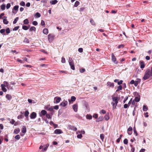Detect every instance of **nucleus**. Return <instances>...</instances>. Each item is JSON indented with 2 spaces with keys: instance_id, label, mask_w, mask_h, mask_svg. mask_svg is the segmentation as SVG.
Here are the masks:
<instances>
[{
  "instance_id": "f257e3e1",
  "label": "nucleus",
  "mask_w": 152,
  "mask_h": 152,
  "mask_svg": "<svg viewBox=\"0 0 152 152\" xmlns=\"http://www.w3.org/2000/svg\"><path fill=\"white\" fill-rule=\"evenodd\" d=\"M152 76V66L151 67V70L148 69L146 70L145 75L143 77L142 80H145L148 79L151 76Z\"/></svg>"
},
{
  "instance_id": "f03ea898",
  "label": "nucleus",
  "mask_w": 152,
  "mask_h": 152,
  "mask_svg": "<svg viewBox=\"0 0 152 152\" xmlns=\"http://www.w3.org/2000/svg\"><path fill=\"white\" fill-rule=\"evenodd\" d=\"M133 94L135 96H137L135 97L134 99L135 101L137 102H139L140 100V96L139 93L136 91L134 92Z\"/></svg>"
},
{
  "instance_id": "7ed1b4c3",
  "label": "nucleus",
  "mask_w": 152,
  "mask_h": 152,
  "mask_svg": "<svg viewBox=\"0 0 152 152\" xmlns=\"http://www.w3.org/2000/svg\"><path fill=\"white\" fill-rule=\"evenodd\" d=\"M61 98L60 97L58 96H56L55 97L54 99V103H58L60 102L61 100Z\"/></svg>"
},
{
  "instance_id": "20e7f679",
  "label": "nucleus",
  "mask_w": 152,
  "mask_h": 152,
  "mask_svg": "<svg viewBox=\"0 0 152 152\" xmlns=\"http://www.w3.org/2000/svg\"><path fill=\"white\" fill-rule=\"evenodd\" d=\"M37 117V113L34 112H33L30 115V118L31 119H34L35 118Z\"/></svg>"
},
{
  "instance_id": "39448f33",
  "label": "nucleus",
  "mask_w": 152,
  "mask_h": 152,
  "mask_svg": "<svg viewBox=\"0 0 152 152\" xmlns=\"http://www.w3.org/2000/svg\"><path fill=\"white\" fill-rule=\"evenodd\" d=\"M68 104V102L67 101L64 100L61 103L60 105L62 106L63 107H65Z\"/></svg>"
},
{
  "instance_id": "423d86ee",
  "label": "nucleus",
  "mask_w": 152,
  "mask_h": 152,
  "mask_svg": "<svg viewBox=\"0 0 152 152\" xmlns=\"http://www.w3.org/2000/svg\"><path fill=\"white\" fill-rule=\"evenodd\" d=\"M116 58L115 56L113 54V53L112 54V60L115 64H118V62L116 61Z\"/></svg>"
},
{
  "instance_id": "0eeeda50",
  "label": "nucleus",
  "mask_w": 152,
  "mask_h": 152,
  "mask_svg": "<svg viewBox=\"0 0 152 152\" xmlns=\"http://www.w3.org/2000/svg\"><path fill=\"white\" fill-rule=\"evenodd\" d=\"M54 133L56 134H59L62 133L63 132L60 129H56L55 130Z\"/></svg>"
},
{
  "instance_id": "6e6552de",
  "label": "nucleus",
  "mask_w": 152,
  "mask_h": 152,
  "mask_svg": "<svg viewBox=\"0 0 152 152\" xmlns=\"http://www.w3.org/2000/svg\"><path fill=\"white\" fill-rule=\"evenodd\" d=\"M48 40L49 42H51L53 40V36L51 34H49L48 36Z\"/></svg>"
},
{
  "instance_id": "1a4fd4ad",
  "label": "nucleus",
  "mask_w": 152,
  "mask_h": 152,
  "mask_svg": "<svg viewBox=\"0 0 152 152\" xmlns=\"http://www.w3.org/2000/svg\"><path fill=\"white\" fill-rule=\"evenodd\" d=\"M72 108L75 112H77V104H75L73 105Z\"/></svg>"
},
{
  "instance_id": "9d476101",
  "label": "nucleus",
  "mask_w": 152,
  "mask_h": 152,
  "mask_svg": "<svg viewBox=\"0 0 152 152\" xmlns=\"http://www.w3.org/2000/svg\"><path fill=\"white\" fill-rule=\"evenodd\" d=\"M141 81V80L140 78H137L136 79V80L135 81V83H134V86L135 87L137 86L138 84Z\"/></svg>"
},
{
  "instance_id": "9b49d317",
  "label": "nucleus",
  "mask_w": 152,
  "mask_h": 152,
  "mask_svg": "<svg viewBox=\"0 0 152 152\" xmlns=\"http://www.w3.org/2000/svg\"><path fill=\"white\" fill-rule=\"evenodd\" d=\"M69 129L74 131H76L77 130V128L73 126L70 125L69 126Z\"/></svg>"
},
{
  "instance_id": "f8f14e48",
  "label": "nucleus",
  "mask_w": 152,
  "mask_h": 152,
  "mask_svg": "<svg viewBox=\"0 0 152 152\" xmlns=\"http://www.w3.org/2000/svg\"><path fill=\"white\" fill-rule=\"evenodd\" d=\"M76 99V98L75 96H72L71 98V99H68V101L69 102H73Z\"/></svg>"
},
{
  "instance_id": "ddd939ff",
  "label": "nucleus",
  "mask_w": 152,
  "mask_h": 152,
  "mask_svg": "<svg viewBox=\"0 0 152 152\" xmlns=\"http://www.w3.org/2000/svg\"><path fill=\"white\" fill-rule=\"evenodd\" d=\"M47 114V111L45 110H42L41 111V114H40V116H44L46 115Z\"/></svg>"
},
{
  "instance_id": "4468645a",
  "label": "nucleus",
  "mask_w": 152,
  "mask_h": 152,
  "mask_svg": "<svg viewBox=\"0 0 152 152\" xmlns=\"http://www.w3.org/2000/svg\"><path fill=\"white\" fill-rule=\"evenodd\" d=\"M1 88L2 90L4 92H6L7 91V89L5 88V86L4 84H1Z\"/></svg>"
},
{
  "instance_id": "2eb2a0df",
  "label": "nucleus",
  "mask_w": 152,
  "mask_h": 152,
  "mask_svg": "<svg viewBox=\"0 0 152 152\" xmlns=\"http://www.w3.org/2000/svg\"><path fill=\"white\" fill-rule=\"evenodd\" d=\"M107 86H108L110 87H112V88L114 87V84L113 83H111L110 82H108L107 83Z\"/></svg>"
},
{
  "instance_id": "dca6fc26",
  "label": "nucleus",
  "mask_w": 152,
  "mask_h": 152,
  "mask_svg": "<svg viewBox=\"0 0 152 152\" xmlns=\"http://www.w3.org/2000/svg\"><path fill=\"white\" fill-rule=\"evenodd\" d=\"M140 67L141 69L144 68L145 67V63L144 62V61H140Z\"/></svg>"
},
{
  "instance_id": "f3484780",
  "label": "nucleus",
  "mask_w": 152,
  "mask_h": 152,
  "mask_svg": "<svg viewBox=\"0 0 152 152\" xmlns=\"http://www.w3.org/2000/svg\"><path fill=\"white\" fill-rule=\"evenodd\" d=\"M4 18L3 19V22L4 24H8L9 22L6 19L7 17L6 16H4Z\"/></svg>"
},
{
  "instance_id": "a211bd4d",
  "label": "nucleus",
  "mask_w": 152,
  "mask_h": 152,
  "mask_svg": "<svg viewBox=\"0 0 152 152\" xmlns=\"http://www.w3.org/2000/svg\"><path fill=\"white\" fill-rule=\"evenodd\" d=\"M69 64L70 66L71 69L73 70H74L75 69V67L74 62L73 63H69Z\"/></svg>"
},
{
  "instance_id": "6ab92c4d",
  "label": "nucleus",
  "mask_w": 152,
  "mask_h": 152,
  "mask_svg": "<svg viewBox=\"0 0 152 152\" xmlns=\"http://www.w3.org/2000/svg\"><path fill=\"white\" fill-rule=\"evenodd\" d=\"M18 8H19V6L18 5H15V6L12 10V12L14 13V12H13V11L14 10H17V12L18 10ZM17 13V12H15V14H16V13Z\"/></svg>"
},
{
  "instance_id": "aec40b11",
  "label": "nucleus",
  "mask_w": 152,
  "mask_h": 152,
  "mask_svg": "<svg viewBox=\"0 0 152 152\" xmlns=\"http://www.w3.org/2000/svg\"><path fill=\"white\" fill-rule=\"evenodd\" d=\"M22 132L23 133H25L26 132V128L25 126H23L22 130Z\"/></svg>"
},
{
  "instance_id": "412c9836",
  "label": "nucleus",
  "mask_w": 152,
  "mask_h": 152,
  "mask_svg": "<svg viewBox=\"0 0 152 152\" xmlns=\"http://www.w3.org/2000/svg\"><path fill=\"white\" fill-rule=\"evenodd\" d=\"M6 98L9 100H10L12 98V97L10 94H7L6 96Z\"/></svg>"
},
{
  "instance_id": "4be33fe9",
  "label": "nucleus",
  "mask_w": 152,
  "mask_h": 152,
  "mask_svg": "<svg viewBox=\"0 0 152 152\" xmlns=\"http://www.w3.org/2000/svg\"><path fill=\"white\" fill-rule=\"evenodd\" d=\"M58 2V1L57 0H54L50 1V3L52 5H54L56 4Z\"/></svg>"
},
{
  "instance_id": "5701e85b",
  "label": "nucleus",
  "mask_w": 152,
  "mask_h": 152,
  "mask_svg": "<svg viewBox=\"0 0 152 152\" xmlns=\"http://www.w3.org/2000/svg\"><path fill=\"white\" fill-rule=\"evenodd\" d=\"M20 132V129L19 128L15 129L14 131V133L15 134H18Z\"/></svg>"
},
{
  "instance_id": "b1692460",
  "label": "nucleus",
  "mask_w": 152,
  "mask_h": 152,
  "mask_svg": "<svg viewBox=\"0 0 152 152\" xmlns=\"http://www.w3.org/2000/svg\"><path fill=\"white\" fill-rule=\"evenodd\" d=\"M3 84H4V85L5 86V87H6L8 88H9V85L8 83L6 81H4Z\"/></svg>"
},
{
  "instance_id": "393cba45",
  "label": "nucleus",
  "mask_w": 152,
  "mask_h": 152,
  "mask_svg": "<svg viewBox=\"0 0 152 152\" xmlns=\"http://www.w3.org/2000/svg\"><path fill=\"white\" fill-rule=\"evenodd\" d=\"M103 117L102 116H100L99 117L98 119L96 120V122H99V121H102L103 120Z\"/></svg>"
},
{
  "instance_id": "a878e982",
  "label": "nucleus",
  "mask_w": 152,
  "mask_h": 152,
  "mask_svg": "<svg viewBox=\"0 0 152 152\" xmlns=\"http://www.w3.org/2000/svg\"><path fill=\"white\" fill-rule=\"evenodd\" d=\"M109 114L108 113L106 114L104 116V118L106 121H108L109 119Z\"/></svg>"
},
{
  "instance_id": "bb28decb",
  "label": "nucleus",
  "mask_w": 152,
  "mask_h": 152,
  "mask_svg": "<svg viewBox=\"0 0 152 152\" xmlns=\"http://www.w3.org/2000/svg\"><path fill=\"white\" fill-rule=\"evenodd\" d=\"M43 33L45 34H47L48 33V29L46 28H45L43 30Z\"/></svg>"
},
{
  "instance_id": "cd10ccee",
  "label": "nucleus",
  "mask_w": 152,
  "mask_h": 152,
  "mask_svg": "<svg viewBox=\"0 0 152 152\" xmlns=\"http://www.w3.org/2000/svg\"><path fill=\"white\" fill-rule=\"evenodd\" d=\"M29 114V112L28 110H26L25 111L24 113V116L26 117L27 118H28V117Z\"/></svg>"
},
{
  "instance_id": "c85d7f7f",
  "label": "nucleus",
  "mask_w": 152,
  "mask_h": 152,
  "mask_svg": "<svg viewBox=\"0 0 152 152\" xmlns=\"http://www.w3.org/2000/svg\"><path fill=\"white\" fill-rule=\"evenodd\" d=\"M34 17L37 18H39L41 17V14L39 12H37L34 15Z\"/></svg>"
},
{
  "instance_id": "c756f323",
  "label": "nucleus",
  "mask_w": 152,
  "mask_h": 152,
  "mask_svg": "<svg viewBox=\"0 0 152 152\" xmlns=\"http://www.w3.org/2000/svg\"><path fill=\"white\" fill-rule=\"evenodd\" d=\"M148 110V107L146 105H144L143 107L142 110L144 111H146Z\"/></svg>"
},
{
  "instance_id": "7c9ffc66",
  "label": "nucleus",
  "mask_w": 152,
  "mask_h": 152,
  "mask_svg": "<svg viewBox=\"0 0 152 152\" xmlns=\"http://www.w3.org/2000/svg\"><path fill=\"white\" fill-rule=\"evenodd\" d=\"M92 118V116L90 114H87L86 115V118L87 119L90 120Z\"/></svg>"
},
{
  "instance_id": "2f4dec72",
  "label": "nucleus",
  "mask_w": 152,
  "mask_h": 152,
  "mask_svg": "<svg viewBox=\"0 0 152 152\" xmlns=\"http://www.w3.org/2000/svg\"><path fill=\"white\" fill-rule=\"evenodd\" d=\"M36 28L34 26H31L29 29V31H36Z\"/></svg>"
},
{
  "instance_id": "473e14b6",
  "label": "nucleus",
  "mask_w": 152,
  "mask_h": 152,
  "mask_svg": "<svg viewBox=\"0 0 152 152\" xmlns=\"http://www.w3.org/2000/svg\"><path fill=\"white\" fill-rule=\"evenodd\" d=\"M22 28L23 29L25 30H27L29 28V27L25 25H23Z\"/></svg>"
},
{
  "instance_id": "72a5a7b5",
  "label": "nucleus",
  "mask_w": 152,
  "mask_h": 152,
  "mask_svg": "<svg viewBox=\"0 0 152 152\" xmlns=\"http://www.w3.org/2000/svg\"><path fill=\"white\" fill-rule=\"evenodd\" d=\"M23 23L25 24H27L29 23L28 20V19H26L23 21Z\"/></svg>"
},
{
  "instance_id": "f704fd0d",
  "label": "nucleus",
  "mask_w": 152,
  "mask_h": 152,
  "mask_svg": "<svg viewBox=\"0 0 152 152\" xmlns=\"http://www.w3.org/2000/svg\"><path fill=\"white\" fill-rule=\"evenodd\" d=\"M122 86L121 85H119L118 87V88L116 90V91L118 92L120 90H122Z\"/></svg>"
},
{
  "instance_id": "c9c22d12",
  "label": "nucleus",
  "mask_w": 152,
  "mask_h": 152,
  "mask_svg": "<svg viewBox=\"0 0 152 152\" xmlns=\"http://www.w3.org/2000/svg\"><path fill=\"white\" fill-rule=\"evenodd\" d=\"M6 7L5 5L4 4L1 5V8L2 10H5Z\"/></svg>"
},
{
  "instance_id": "e433bc0d",
  "label": "nucleus",
  "mask_w": 152,
  "mask_h": 152,
  "mask_svg": "<svg viewBox=\"0 0 152 152\" xmlns=\"http://www.w3.org/2000/svg\"><path fill=\"white\" fill-rule=\"evenodd\" d=\"M90 22L92 25H94L95 24V23L94 20L92 18L90 19Z\"/></svg>"
},
{
  "instance_id": "4c0bfd02",
  "label": "nucleus",
  "mask_w": 152,
  "mask_h": 152,
  "mask_svg": "<svg viewBox=\"0 0 152 152\" xmlns=\"http://www.w3.org/2000/svg\"><path fill=\"white\" fill-rule=\"evenodd\" d=\"M19 19V18L17 17L15 18L13 21V24H15L16 23L17 21Z\"/></svg>"
},
{
  "instance_id": "58836bf2",
  "label": "nucleus",
  "mask_w": 152,
  "mask_h": 152,
  "mask_svg": "<svg viewBox=\"0 0 152 152\" xmlns=\"http://www.w3.org/2000/svg\"><path fill=\"white\" fill-rule=\"evenodd\" d=\"M100 138L102 141H103L104 139V134H102L100 135Z\"/></svg>"
},
{
  "instance_id": "ea45409f",
  "label": "nucleus",
  "mask_w": 152,
  "mask_h": 152,
  "mask_svg": "<svg viewBox=\"0 0 152 152\" xmlns=\"http://www.w3.org/2000/svg\"><path fill=\"white\" fill-rule=\"evenodd\" d=\"M79 4V2L77 1H76L75 3L74 6L75 7H77Z\"/></svg>"
},
{
  "instance_id": "a19ab883",
  "label": "nucleus",
  "mask_w": 152,
  "mask_h": 152,
  "mask_svg": "<svg viewBox=\"0 0 152 152\" xmlns=\"http://www.w3.org/2000/svg\"><path fill=\"white\" fill-rule=\"evenodd\" d=\"M46 117L48 119H51L52 116L49 114H47L46 115Z\"/></svg>"
},
{
  "instance_id": "79ce46f5",
  "label": "nucleus",
  "mask_w": 152,
  "mask_h": 152,
  "mask_svg": "<svg viewBox=\"0 0 152 152\" xmlns=\"http://www.w3.org/2000/svg\"><path fill=\"white\" fill-rule=\"evenodd\" d=\"M133 131L134 133L135 134L136 136H137L138 135V134L136 130V128L135 126L133 127Z\"/></svg>"
},
{
  "instance_id": "37998d69",
  "label": "nucleus",
  "mask_w": 152,
  "mask_h": 152,
  "mask_svg": "<svg viewBox=\"0 0 152 152\" xmlns=\"http://www.w3.org/2000/svg\"><path fill=\"white\" fill-rule=\"evenodd\" d=\"M123 142H124V144H126V145L128 143V140L127 139H126V138L124 140Z\"/></svg>"
},
{
  "instance_id": "c03bdc74",
  "label": "nucleus",
  "mask_w": 152,
  "mask_h": 152,
  "mask_svg": "<svg viewBox=\"0 0 152 152\" xmlns=\"http://www.w3.org/2000/svg\"><path fill=\"white\" fill-rule=\"evenodd\" d=\"M23 115L22 114H21L18 116L17 118L18 119H20L23 118Z\"/></svg>"
},
{
  "instance_id": "a18cd8bd",
  "label": "nucleus",
  "mask_w": 152,
  "mask_h": 152,
  "mask_svg": "<svg viewBox=\"0 0 152 152\" xmlns=\"http://www.w3.org/2000/svg\"><path fill=\"white\" fill-rule=\"evenodd\" d=\"M15 138L17 140H19L20 138V135L19 134L16 135L15 136Z\"/></svg>"
},
{
  "instance_id": "49530a36",
  "label": "nucleus",
  "mask_w": 152,
  "mask_h": 152,
  "mask_svg": "<svg viewBox=\"0 0 152 152\" xmlns=\"http://www.w3.org/2000/svg\"><path fill=\"white\" fill-rule=\"evenodd\" d=\"M20 5L22 6H24L25 5V2L23 1H22L20 3Z\"/></svg>"
},
{
  "instance_id": "de8ad7c7",
  "label": "nucleus",
  "mask_w": 152,
  "mask_h": 152,
  "mask_svg": "<svg viewBox=\"0 0 152 152\" xmlns=\"http://www.w3.org/2000/svg\"><path fill=\"white\" fill-rule=\"evenodd\" d=\"M6 33L7 34H8L10 33V30L9 28H7V29H6Z\"/></svg>"
},
{
  "instance_id": "09e8293b",
  "label": "nucleus",
  "mask_w": 152,
  "mask_h": 152,
  "mask_svg": "<svg viewBox=\"0 0 152 152\" xmlns=\"http://www.w3.org/2000/svg\"><path fill=\"white\" fill-rule=\"evenodd\" d=\"M130 106L128 104H125L124 105V108L126 109L128 107Z\"/></svg>"
},
{
  "instance_id": "8fccbe9b",
  "label": "nucleus",
  "mask_w": 152,
  "mask_h": 152,
  "mask_svg": "<svg viewBox=\"0 0 152 152\" xmlns=\"http://www.w3.org/2000/svg\"><path fill=\"white\" fill-rule=\"evenodd\" d=\"M113 101V102H115L117 100H118V98L117 97H115L112 98Z\"/></svg>"
},
{
  "instance_id": "3c124183",
  "label": "nucleus",
  "mask_w": 152,
  "mask_h": 152,
  "mask_svg": "<svg viewBox=\"0 0 152 152\" xmlns=\"http://www.w3.org/2000/svg\"><path fill=\"white\" fill-rule=\"evenodd\" d=\"M32 24L35 26H36L37 25L38 23L36 21H33L32 23Z\"/></svg>"
},
{
  "instance_id": "603ef678",
  "label": "nucleus",
  "mask_w": 152,
  "mask_h": 152,
  "mask_svg": "<svg viewBox=\"0 0 152 152\" xmlns=\"http://www.w3.org/2000/svg\"><path fill=\"white\" fill-rule=\"evenodd\" d=\"M19 28V26H15L13 29V31H17L18 30V29Z\"/></svg>"
},
{
  "instance_id": "864d4df0",
  "label": "nucleus",
  "mask_w": 152,
  "mask_h": 152,
  "mask_svg": "<svg viewBox=\"0 0 152 152\" xmlns=\"http://www.w3.org/2000/svg\"><path fill=\"white\" fill-rule=\"evenodd\" d=\"M111 104L113 105V110H114V109L116 108L117 106L115 105V104L114 103V102H112L111 103Z\"/></svg>"
},
{
  "instance_id": "5fc2aeb1",
  "label": "nucleus",
  "mask_w": 152,
  "mask_h": 152,
  "mask_svg": "<svg viewBox=\"0 0 152 152\" xmlns=\"http://www.w3.org/2000/svg\"><path fill=\"white\" fill-rule=\"evenodd\" d=\"M93 117L94 118L96 119L98 117V115L96 113H95L93 115Z\"/></svg>"
},
{
  "instance_id": "6e6d98bb",
  "label": "nucleus",
  "mask_w": 152,
  "mask_h": 152,
  "mask_svg": "<svg viewBox=\"0 0 152 152\" xmlns=\"http://www.w3.org/2000/svg\"><path fill=\"white\" fill-rule=\"evenodd\" d=\"M124 46V45L123 44H121L118 45V48L120 49L121 48H123Z\"/></svg>"
},
{
  "instance_id": "4d7b16f0",
  "label": "nucleus",
  "mask_w": 152,
  "mask_h": 152,
  "mask_svg": "<svg viewBox=\"0 0 152 152\" xmlns=\"http://www.w3.org/2000/svg\"><path fill=\"white\" fill-rule=\"evenodd\" d=\"M61 61L62 63H65V62H66L65 59L63 57H62L61 58Z\"/></svg>"
},
{
  "instance_id": "13d9d810",
  "label": "nucleus",
  "mask_w": 152,
  "mask_h": 152,
  "mask_svg": "<svg viewBox=\"0 0 152 152\" xmlns=\"http://www.w3.org/2000/svg\"><path fill=\"white\" fill-rule=\"evenodd\" d=\"M68 61H69V63H73L74 62L72 58L71 57L69 58Z\"/></svg>"
},
{
  "instance_id": "bf43d9fd",
  "label": "nucleus",
  "mask_w": 152,
  "mask_h": 152,
  "mask_svg": "<svg viewBox=\"0 0 152 152\" xmlns=\"http://www.w3.org/2000/svg\"><path fill=\"white\" fill-rule=\"evenodd\" d=\"M80 72L81 73H83L85 71V69L81 68L80 70Z\"/></svg>"
},
{
  "instance_id": "052dcab7",
  "label": "nucleus",
  "mask_w": 152,
  "mask_h": 152,
  "mask_svg": "<svg viewBox=\"0 0 152 152\" xmlns=\"http://www.w3.org/2000/svg\"><path fill=\"white\" fill-rule=\"evenodd\" d=\"M5 31V30L4 29H1L0 30V33L1 34H3L4 33Z\"/></svg>"
},
{
  "instance_id": "680f3d73",
  "label": "nucleus",
  "mask_w": 152,
  "mask_h": 152,
  "mask_svg": "<svg viewBox=\"0 0 152 152\" xmlns=\"http://www.w3.org/2000/svg\"><path fill=\"white\" fill-rule=\"evenodd\" d=\"M24 42L27 43H29V40L27 38H25V39L24 40Z\"/></svg>"
},
{
  "instance_id": "e2e57ef3",
  "label": "nucleus",
  "mask_w": 152,
  "mask_h": 152,
  "mask_svg": "<svg viewBox=\"0 0 152 152\" xmlns=\"http://www.w3.org/2000/svg\"><path fill=\"white\" fill-rule=\"evenodd\" d=\"M75 117L77 118L78 119H81L82 118V117L80 116L78 114H77L75 115Z\"/></svg>"
},
{
  "instance_id": "0e129e2a",
  "label": "nucleus",
  "mask_w": 152,
  "mask_h": 152,
  "mask_svg": "<svg viewBox=\"0 0 152 152\" xmlns=\"http://www.w3.org/2000/svg\"><path fill=\"white\" fill-rule=\"evenodd\" d=\"M128 98V96H126L125 98H124V101H123V103H125L126 102V101L127 100Z\"/></svg>"
},
{
  "instance_id": "69168bd1",
  "label": "nucleus",
  "mask_w": 152,
  "mask_h": 152,
  "mask_svg": "<svg viewBox=\"0 0 152 152\" xmlns=\"http://www.w3.org/2000/svg\"><path fill=\"white\" fill-rule=\"evenodd\" d=\"M77 137L79 139H81L82 137V134H80L77 135Z\"/></svg>"
},
{
  "instance_id": "338daca9",
  "label": "nucleus",
  "mask_w": 152,
  "mask_h": 152,
  "mask_svg": "<svg viewBox=\"0 0 152 152\" xmlns=\"http://www.w3.org/2000/svg\"><path fill=\"white\" fill-rule=\"evenodd\" d=\"M123 82V81L122 80H120V81H118V84L119 85H120L122 84Z\"/></svg>"
},
{
  "instance_id": "774afa93",
  "label": "nucleus",
  "mask_w": 152,
  "mask_h": 152,
  "mask_svg": "<svg viewBox=\"0 0 152 152\" xmlns=\"http://www.w3.org/2000/svg\"><path fill=\"white\" fill-rule=\"evenodd\" d=\"M11 7V4L10 3H8L6 6V8L7 9H9Z\"/></svg>"
}]
</instances>
